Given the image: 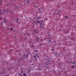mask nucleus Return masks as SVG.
Segmentation results:
<instances>
[{
    "instance_id": "obj_56",
    "label": "nucleus",
    "mask_w": 76,
    "mask_h": 76,
    "mask_svg": "<svg viewBox=\"0 0 76 76\" xmlns=\"http://www.w3.org/2000/svg\"><path fill=\"white\" fill-rule=\"evenodd\" d=\"M67 18H68V16H67Z\"/></svg>"
},
{
    "instance_id": "obj_13",
    "label": "nucleus",
    "mask_w": 76,
    "mask_h": 76,
    "mask_svg": "<svg viewBox=\"0 0 76 76\" xmlns=\"http://www.w3.org/2000/svg\"><path fill=\"white\" fill-rule=\"evenodd\" d=\"M51 42V41L50 40H49L48 43H49V42Z\"/></svg>"
},
{
    "instance_id": "obj_1",
    "label": "nucleus",
    "mask_w": 76,
    "mask_h": 76,
    "mask_svg": "<svg viewBox=\"0 0 76 76\" xmlns=\"http://www.w3.org/2000/svg\"><path fill=\"white\" fill-rule=\"evenodd\" d=\"M41 26H40L41 28V29H44V23H41Z\"/></svg>"
},
{
    "instance_id": "obj_51",
    "label": "nucleus",
    "mask_w": 76,
    "mask_h": 76,
    "mask_svg": "<svg viewBox=\"0 0 76 76\" xmlns=\"http://www.w3.org/2000/svg\"><path fill=\"white\" fill-rule=\"evenodd\" d=\"M5 70V69H4V70Z\"/></svg>"
},
{
    "instance_id": "obj_33",
    "label": "nucleus",
    "mask_w": 76,
    "mask_h": 76,
    "mask_svg": "<svg viewBox=\"0 0 76 76\" xmlns=\"http://www.w3.org/2000/svg\"><path fill=\"white\" fill-rule=\"evenodd\" d=\"M46 20H48L47 18H46Z\"/></svg>"
},
{
    "instance_id": "obj_39",
    "label": "nucleus",
    "mask_w": 76,
    "mask_h": 76,
    "mask_svg": "<svg viewBox=\"0 0 76 76\" xmlns=\"http://www.w3.org/2000/svg\"><path fill=\"white\" fill-rule=\"evenodd\" d=\"M18 74H19V75H20V74L19 73Z\"/></svg>"
},
{
    "instance_id": "obj_63",
    "label": "nucleus",
    "mask_w": 76,
    "mask_h": 76,
    "mask_svg": "<svg viewBox=\"0 0 76 76\" xmlns=\"http://www.w3.org/2000/svg\"><path fill=\"white\" fill-rule=\"evenodd\" d=\"M56 14H58V13H57Z\"/></svg>"
},
{
    "instance_id": "obj_35",
    "label": "nucleus",
    "mask_w": 76,
    "mask_h": 76,
    "mask_svg": "<svg viewBox=\"0 0 76 76\" xmlns=\"http://www.w3.org/2000/svg\"><path fill=\"white\" fill-rule=\"evenodd\" d=\"M21 76H23V75H21Z\"/></svg>"
},
{
    "instance_id": "obj_9",
    "label": "nucleus",
    "mask_w": 76,
    "mask_h": 76,
    "mask_svg": "<svg viewBox=\"0 0 76 76\" xmlns=\"http://www.w3.org/2000/svg\"><path fill=\"white\" fill-rule=\"evenodd\" d=\"M37 23H40L41 22V21H39L38 20H37Z\"/></svg>"
},
{
    "instance_id": "obj_20",
    "label": "nucleus",
    "mask_w": 76,
    "mask_h": 76,
    "mask_svg": "<svg viewBox=\"0 0 76 76\" xmlns=\"http://www.w3.org/2000/svg\"><path fill=\"white\" fill-rule=\"evenodd\" d=\"M39 12H41V10H40V8H39Z\"/></svg>"
},
{
    "instance_id": "obj_30",
    "label": "nucleus",
    "mask_w": 76,
    "mask_h": 76,
    "mask_svg": "<svg viewBox=\"0 0 76 76\" xmlns=\"http://www.w3.org/2000/svg\"><path fill=\"white\" fill-rule=\"evenodd\" d=\"M59 10V12H61V10Z\"/></svg>"
},
{
    "instance_id": "obj_54",
    "label": "nucleus",
    "mask_w": 76,
    "mask_h": 76,
    "mask_svg": "<svg viewBox=\"0 0 76 76\" xmlns=\"http://www.w3.org/2000/svg\"><path fill=\"white\" fill-rule=\"evenodd\" d=\"M52 10H53V9H52Z\"/></svg>"
},
{
    "instance_id": "obj_26",
    "label": "nucleus",
    "mask_w": 76,
    "mask_h": 76,
    "mask_svg": "<svg viewBox=\"0 0 76 76\" xmlns=\"http://www.w3.org/2000/svg\"><path fill=\"white\" fill-rule=\"evenodd\" d=\"M72 67H73V68H74L75 67V66H72Z\"/></svg>"
},
{
    "instance_id": "obj_40",
    "label": "nucleus",
    "mask_w": 76,
    "mask_h": 76,
    "mask_svg": "<svg viewBox=\"0 0 76 76\" xmlns=\"http://www.w3.org/2000/svg\"><path fill=\"white\" fill-rule=\"evenodd\" d=\"M2 25H3V23L1 24Z\"/></svg>"
},
{
    "instance_id": "obj_18",
    "label": "nucleus",
    "mask_w": 76,
    "mask_h": 76,
    "mask_svg": "<svg viewBox=\"0 0 76 76\" xmlns=\"http://www.w3.org/2000/svg\"><path fill=\"white\" fill-rule=\"evenodd\" d=\"M41 9H42H42H44V8L42 7H41Z\"/></svg>"
},
{
    "instance_id": "obj_64",
    "label": "nucleus",
    "mask_w": 76,
    "mask_h": 76,
    "mask_svg": "<svg viewBox=\"0 0 76 76\" xmlns=\"http://www.w3.org/2000/svg\"><path fill=\"white\" fill-rule=\"evenodd\" d=\"M66 42H67V41H66Z\"/></svg>"
},
{
    "instance_id": "obj_4",
    "label": "nucleus",
    "mask_w": 76,
    "mask_h": 76,
    "mask_svg": "<svg viewBox=\"0 0 76 76\" xmlns=\"http://www.w3.org/2000/svg\"><path fill=\"white\" fill-rule=\"evenodd\" d=\"M10 10L9 9H7V10H4V12H8V13H9L10 12Z\"/></svg>"
},
{
    "instance_id": "obj_43",
    "label": "nucleus",
    "mask_w": 76,
    "mask_h": 76,
    "mask_svg": "<svg viewBox=\"0 0 76 76\" xmlns=\"http://www.w3.org/2000/svg\"><path fill=\"white\" fill-rule=\"evenodd\" d=\"M28 71H29V72H30V70L29 69V70H28Z\"/></svg>"
},
{
    "instance_id": "obj_32",
    "label": "nucleus",
    "mask_w": 76,
    "mask_h": 76,
    "mask_svg": "<svg viewBox=\"0 0 76 76\" xmlns=\"http://www.w3.org/2000/svg\"><path fill=\"white\" fill-rule=\"evenodd\" d=\"M54 50V49H52V50L53 51Z\"/></svg>"
},
{
    "instance_id": "obj_23",
    "label": "nucleus",
    "mask_w": 76,
    "mask_h": 76,
    "mask_svg": "<svg viewBox=\"0 0 76 76\" xmlns=\"http://www.w3.org/2000/svg\"><path fill=\"white\" fill-rule=\"evenodd\" d=\"M25 34H26V35H27V34H28L27 33H25Z\"/></svg>"
},
{
    "instance_id": "obj_14",
    "label": "nucleus",
    "mask_w": 76,
    "mask_h": 76,
    "mask_svg": "<svg viewBox=\"0 0 76 76\" xmlns=\"http://www.w3.org/2000/svg\"><path fill=\"white\" fill-rule=\"evenodd\" d=\"M16 21L17 23H19V21H18V19H16Z\"/></svg>"
},
{
    "instance_id": "obj_7",
    "label": "nucleus",
    "mask_w": 76,
    "mask_h": 76,
    "mask_svg": "<svg viewBox=\"0 0 76 76\" xmlns=\"http://www.w3.org/2000/svg\"><path fill=\"white\" fill-rule=\"evenodd\" d=\"M4 21H5V23L6 22H7V20L6 19H5L4 20Z\"/></svg>"
},
{
    "instance_id": "obj_15",
    "label": "nucleus",
    "mask_w": 76,
    "mask_h": 76,
    "mask_svg": "<svg viewBox=\"0 0 76 76\" xmlns=\"http://www.w3.org/2000/svg\"><path fill=\"white\" fill-rule=\"evenodd\" d=\"M38 70H41V69H40V68H39L38 69Z\"/></svg>"
},
{
    "instance_id": "obj_17",
    "label": "nucleus",
    "mask_w": 76,
    "mask_h": 76,
    "mask_svg": "<svg viewBox=\"0 0 76 76\" xmlns=\"http://www.w3.org/2000/svg\"><path fill=\"white\" fill-rule=\"evenodd\" d=\"M15 9H18V7H15Z\"/></svg>"
},
{
    "instance_id": "obj_29",
    "label": "nucleus",
    "mask_w": 76,
    "mask_h": 76,
    "mask_svg": "<svg viewBox=\"0 0 76 76\" xmlns=\"http://www.w3.org/2000/svg\"><path fill=\"white\" fill-rule=\"evenodd\" d=\"M27 35H30V34H27Z\"/></svg>"
},
{
    "instance_id": "obj_59",
    "label": "nucleus",
    "mask_w": 76,
    "mask_h": 76,
    "mask_svg": "<svg viewBox=\"0 0 76 76\" xmlns=\"http://www.w3.org/2000/svg\"><path fill=\"white\" fill-rule=\"evenodd\" d=\"M19 25H20V23H19Z\"/></svg>"
},
{
    "instance_id": "obj_44",
    "label": "nucleus",
    "mask_w": 76,
    "mask_h": 76,
    "mask_svg": "<svg viewBox=\"0 0 76 76\" xmlns=\"http://www.w3.org/2000/svg\"><path fill=\"white\" fill-rule=\"evenodd\" d=\"M30 63H32V61H30Z\"/></svg>"
},
{
    "instance_id": "obj_53",
    "label": "nucleus",
    "mask_w": 76,
    "mask_h": 76,
    "mask_svg": "<svg viewBox=\"0 0 76 76\" xmlns=\"http://www.w3.org/2000/svg\"><path fill=\"white\" fill-rule=\"evenodd\" d=\"M38 54L37 53L36 54V55H37Z\"/></svg>"
},
{
    "instance_id": "obj_34",
    "label": "nucleus",
    "mask_w": 76,
    "mask_h": 76,
    "mask_svg": "<svg viewBox=\"0 0 76 76\" xmlns=\"http://www.w3.org/2000/svg\"><path fill=\"white\" fill-rule=\"evenodd\" d=\"M38 69L37 68V69H36V70H37Z\"/></svg>"
},
{
    "instance_id": "obj_55",
    "label": "nucleus",
    "mask_w": 76,
    "mask_h": 76,
    "mask_svg": "<svg viewBox=\"0 0 76 76\" xmlns=\"http://www.w3.org/2000/svg\"><path fill=\"white\" fill-rule=\"evenodd\" d=\"M28 73H29V72H28Z\"/></svg>"
},
{
    "instance_id": "obj_11",
    "label": "nucleus",
    "mask_w": 76,
    "mask_h": 76,
    "mask_svg": "<svg viewBox=\"0 0 76 76\" xmlns=\"http://www.w3.org/2000/svg\"><path fill=\"white\" fill-rule=\"evenodd\" d=\"M33 57L34 58H37V56H34Z\"/></svg>"
},
{
    "instance_id": "obj_22",
    "label": "nucleus",
    "mask_w": 76,
    "mask_h": 76,
    "mask_svg": "<svg viewBox=\"0 0 76 76\" xmlns=\"http://www.w3.org/2000/svg\"><path fill=\"white\" fill-rule=\"evenodd\" d=\"M51 1H55V0H51Z\"/></svg>"
},
{
    "instance_id": "obj_24",
    "label": "nucleus",
    "mask_w": 76,
    "mask_h": 76,
    "mask_svg": "<svg viewBox=\"0 0 76 76\" xmlns=\"http://www.w3.org/2000/svg\"><path fill=\"white\" fill-rule=\"evenodd\" d=\"M2 19V17L0 18V20H1Z\"/></svg>"
},
{
    "instance_id": "obj_52",
    "label": "nucleus",
    "mask_w": 76,
    "mask_h": 76,
    "mask_svg": "<svg viewBox=\"0 0 76 76\" xmlns=\"http://www.w3.org/2000/svg\"><path fill=\"white\" fill-rule=\"evenodd\" d=\"M48 62H50V61H48Z\"/></svg>"
},
{
    "instance_id": "obj_37",
    "label": "nucleus",
    "mask_w": 76,
    "mask_h": 76,
    "mask_svg": "<svg viewBox=\"0 0 76 76\" xmlns=\"http://www.w3.org/2000/svg\"><path fill=\"white\" fill-rule=\"evenodd\" d=\"M65 18H66V16H65Z\"/></svg>"
},
{
    "instance_id": "obj_41",
    "label": "nucleus",
    "mask_w": 76,
    "mask_h": 76,
    "mask_svg": "<svg viewBox=\"0 0 76 76\" xmlns=\"http://www.w3.org/2000/svg\"><path fill=\"white\" fill-rule=\"evenodd\" d=\"M29 0H28V2H29Z\"/></svg>"
},
{
    "instance_id": "obj_57",
    "label": "nucleus",
    "mask_w": 76,
    "mask_h": 76,
    "mask_svg": "<svg viewBox=\"0 0 76 76\" xmlns=\"http://www.w3.org/2000/svg\"><path fill=\"white\" fill-rule=\"evenodd\" d=\"M57 11H58V10H57Z\"/></svg>"
},
{
    "instance_id": "obj_58",
    "label": "nucleus",
    "mask_w": 76,
    "mask_h": 76,
    "mask_svg": "<svg viewBox=\"0 0 76 76\" xmlns=\"http://www.w3.org/2000/svg\"><path fill=\"white\" fill-rule=\"evenodd\" d=\"M39 63H41V62H39Z\"/></svg>"
},
{
    "instance_id": "obj_27",
    "label": "nucleus",
    "mask_w": 76,
    "mask_h": 76,
    "mask_svg": "<svg viewBox=\"0 0 76 76\" xmlns=\"http://www.w3.org/2000/svg\"><path fill=\"white\" fill-rule=\"evenodd\" d=\"M16 19H17V20H19V18H17Z\"/></svg>"
},
{
    "instance_id": "obj_45",
    "label": "nucleus",
    "mask_w": 76,
    "mask_h": 76,
    "mask_svg": "<svg viewBox=\"0 0 76 76\" xmlns=\"http://www.w3.org/2000/svg\"><path fill=\"white\" fill-rule=\"evenodd\" d=\"M36 61H37V59H36Z\"/></svg>"
},
{
    "instance_id": "obj_6",
    "label": "nucleus",
    "mask_w": 76,
    "mask_h": 76,
    "mask_svg": "<svg viewBox=\"0 0 76 76\" xmlns=\"http://www.w3.org/2000/svg\"><path fill=\"white\" fill-rule=\"evenodd\" d=\"M23 75L24 76H26V74L24 73L23 74Z\"/></svg>"
},
{
    "instance_id": "obj_5",
    "label": "nucleus",
    "mask_w": 76,
    "mask_h": 76,
    "mask_svg": "<svg viewBox=\"0 0 76 76\" xmlns=\"http://www.w3.org/2000/svg\"><path fill=\"white\" fill-rule=\"evenodd\" d=\"M44 64L45 66H47L48 65V63L46 62H45Z\"/></svg>"
},
{
    "instance_id": "obj_16",
    "label": "nucleus",
    "mask_w": 76,
    "mask_h": 76,
    "mask_svg": "<svg viewBox=\"0 0 76 76\" xmlns=\"http://www.w3.org/2000/svg\"><path fill=\"white\" fill-rule=\"evenodd\" d=\"M13 30V28H11L10 30L11 31H12V30Z\"/></svg>"
},
{
    "instance_id": "obj_36",
    "label": "nucleus",
    "mask_w": 76,
    "mask_h": 76,
    "mask_svg": "<svg viewBox=\"0 0 76 76\" xmlns=\"http://www.w3.org/2000/svg\"><path fill=\"white\" fill-rule=\"evenodd\" d=\"M48 64H50V63H48Z\"/></svg>"
},
{
    "instance_id": "obj_50",
    "label": "nucleus",
    "mask_w": 76,
    "mask_h": 76,
    "mask_svg": "<svg viewBox=\"0 0 76 76\" xmlns=\"http://www.w3.org/2000/svg\"><path fill=\"white\" fill-rule=\"evenodd\" d=\"M2 23H4V22H2Z\"/></svg>"
},
{
    "instance_id": "obj_28",
    "label": "nucleus",
    "mask_w": 76,
    "mask_h": 76,
    "mask_svg": "<svg viewBox=\"0 0 76 76\" xmlns=\"http://www.w3.org/2000/svg\"><path fill=\"white\" fill-rule=\"evenodd\" d=\"M56 12H53V14H56Z\"/></svg>"
},
{
    "instance_id": "obj_60",
    "label": "nucleus",
    "mask_w": 76,
    "mask_h": 76,
    "mask_svg": "<svg viewBox=\"0 0 76 76\" xmlns=\"http://www.w3.org/2000/svg\"><path fill=\"white\" fill-rule=\"evenodd\" d=\"M71 63H72V62H71Z\"/></svg>"
},
{
    "instance_id": "obj_2",
    "label": "nucleus",
    "mask_w": 76,
    "mask_h": 76,
    "mask_svg": "<svg viewBox=\"0 0 76 76\" xmlns=\"http://www.w3.org/2000/svg\"><path fill=\"white\" fill-rule=\"evenodd\" d=\"M23 58H26V55L25 54H24L22 55Z\"/></svg>"
},
{
    "instance_id": "obj_8",
    "label": "nucleus",
    "mask_w": 76,
    "mask_h": 76,
    "mask_svg": "<svg viewBox=\"0 0 76 76\" xmlns=\"http://www.w3.org/2000/svg\"><path fill=\"white\" fill-rule=\"evenodd\" d=\"M41 17H38L37 18V19H41Z\"/></svg>"
},
{
    "instance_id": "obj_49",
    "label": "nucleus",
    "mask_w": 76,
    "mask_h": 76,
    "mask_svg": "<svg viewBox=\"0 0 76 76\" xmlns=\"http://www.w3.org/2000/svg\"><path fill=\"white\" fill-rule=\"evenodd\" d=\"M37 25H38V23L37 24Z\"/></svg>"
},
{
    "instance_id": "obj_3",
    "label": "nucleus",
    "mask_w": 76,
    "mask_h": 76,
    "mask_svg": "<svg viewBox=\"0 0 76 76\" xmlns=\"http://www.w3.org/2000/svg\"><path fill=\"white\" fill-rule=\"evenodd\" d=\"M34 34L33 35H34V34H36L38 33V32L37 31V30H35L34 31H33Z\"/></svg>"
},
{
    "instance_id": "obj_42",
    "label": "nucleus",
    "mask_w": 76,
    "mask_h": 76,
    "mask_svg": "<svg viewBox=\"0 0 76 76\" xmlns=\"http://www.w3.org/2000/svg\"><path fill=\"white\" fill-rule=\"evenodd\" d=\"M73 64H74V62H73Z\"/></svg>"
},
{
    "instance_id": "obj_62",
    "label": "nucleus",
    "mask_w": 76,
    "mask_h": 76,
    "mask_svg": "<svg viewBox=\"0 0 76 76\" xmlns=\"http://www.w3.org/2000/svg\"><path fill=\"white\" fill-rule=\"evenodd\" d=\"M44 21V22H45V21Z\"/></svg>"
},
{
    "instance_id": "obj_19",
    "label": "nucleus",
    "mask_w": 76,
    "mask_h": 76,
    "mask_svg": "<svg viewBox=\"0 0 76 76\" xmlns=\"http://www.w3.org/2000/svg\"><path fill=\"white\" fill-rule=\"evenodd\" d=\"M30 19L31 20H33L31 18H30Z\"/></svg>"
},
{
    "instance_id": "obj_25",
    "label": "nucleus",
    "mask_w": 76,
    "mask_h": 76,
    "mask_svg": "<svg viewBox=\"0 0 76 76\" xmlns=\"http://www.w3.org/2000/svg\"><path fill=\"white\" fill-rule=\"evenodd\" d=\"M34 7H37V6H34Z\"/></svg>"
},
{
    "instance_id": "obj_12",
    "label": "nucleus",
    "mask_w": 76,
    "mask_h": 76,
    "mask_svg": "<svg viewBox=\"0 0 76 76\" xmlns=\"http://www.w3.org/2000/svg\"><path fill=\"white\" fill-rule=\"evenodd\" d=\"M34 51L35 52H38V50H34Z\"/></svg>"
},
{
    "instance_id": "obj_61",
    "label": "nucleus",
    "mask_w": 76,
    "mask_h": 76,
    "mask_svg": "<svg viewBox=\"0 0 76 76\" xmlns=\"http://www.w3.org/2000/svg\"><path fill=\"white\" fill-rule=\"evenodd\" d=\"M28 3V2H27V3Z\"/></svg>"
},
{
    "instance_id": "obj_46",
    "label": "nucleus",
    "mask_w": 76,
    "mask_h": 76,
    "mask_svg": "<svg viewBox=\"0 0 76 76\" xmlns=\"http://www.w3.org/2000/svg\"><path fill=\"white\" fill-rule=\"evenodd\" d=\"M0 5H1V3L0 2Z\"/></svg>"
},
{
    "instance_id": "obj_38",
    "label": "nucleus",
    "mask_w": 76,
    "mask_h": 76,
    "mask_svg": "<svg viewBox=\"0 0 76 76\" xmlns=\"http://www.w3.org/2000/svg\"><path fill=\"white\" fill-rule=\"evenodd\" d=\"M68 38H70V37H69V36H68Z\"/></svg>"
},
{
    "instance_id": "obj_47",
    "label": "nucleus",
    "mask_w": 76,
    "mask_h": 76,
    "mask_svg": "<svg viewBox=\"0 0 76 76\" xmlns=\"http://www.w3.org/2000/svg\"><path fill=\"white\" fill-rule=\"evenodd\" d=\"M13 51V50H11V51Z\"/></svg>"
},
{
    "instance_id": "obj_48",
    "label": "nucleus",
    "mask_w": 76,
    "mask_h": 76,
    "mask_svg": "<svg viewBox=\"0 0 76 76\" xmlns=\"http://www.w3.org/2000/svg\"><path fill=\"white\" fill-rule=\"evenodd\" d=\"M39 56H38V57H39Z\"/></svg>"
},
{
    "instance_id": "obj_31",
    "label": "nucleus",
    "mask_w": 76,
    "mask_h": 76,
    "mask_svg": "<svg viewBox=\"0 0 76 76\" xmlns=\"http://www.w3.org/2000/svg\"><path fill=\"white\" fill-rule=\"evenodd\" d=\"M36 56H36H37V55L36 54V55H35V56Z\"/></svg>"
},
{
    "instance_id": "obj_10",
    "label": "nucleus",
    "mask_w": 76,
    "mask_h": 76,
    "mask_svg": "<svg viewBox=\"0 0 76 76\" xmlns=\"http://www.w3.org/2000/svg\"><path fill=\"white\" fill-rule=\"evenodd\" d=\"M37 39H36V40H37V41H38V39H39V37H37Z\"/></svg>"
},
{
    "instance_id": "obj_21",
    "label": "nucleus",
    "mask_w": 76,
    "mask_h": 76,
    "mask_svg": "<svg viewBox=\"0 0 76 76\" xmlns=\"http://www.w3.org/2000/svg\"><path fill=\"white\" fill-rule=\"evenodd\" d=\"M42 44H41L40 45V46H42Z\"/></svg>"
}]
</instances>
